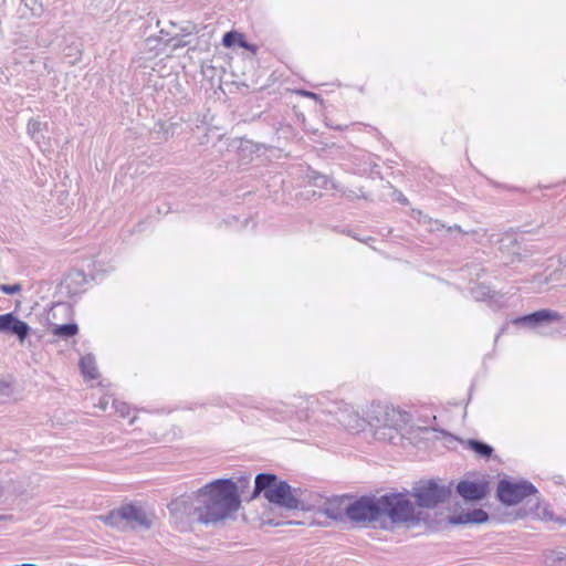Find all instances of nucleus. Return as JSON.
Here are the masks:
<instances>
[{
	"mask_svg": "<svg viewBox=\"0 0 566 566\" xmlns=\"http://www.w3.org/2000/svg\"><path fill=\"white\" fill-rule=\"evenodd\" d=\"M195 513L202 524H217L231 517L240 507L238 485L231 479H218L196 494Z\"/></svg>",
	"mask_w": 566,
	"mask_h": 566,
	"instance_id": "obj_1",
	"label": "nucleus"
},
{
	"mask_svg": "<svg viewBox=\"0 0 566 566\" xmlns=\"http://www.w3.org/2000/svg\"><path fill=\"white\" fill-rule=\"evenodd\" d=\"M316 411L334 415L336 420L346 427L350 426L352 421H356L358 417L353 406L342 399L333 398L329 394L311 396L294 406L280 403L274 409L277 420H289L295 417L298 421H303L310 418V412Z\"/></svg>",
	"mask_w": 566,
	"mask_h": 566,
	"instance_id": "obj_2",
	"label": "nucleus"
},
{
	"mask_svg": "<svg viewBox=\"0 0 566 566\" xmlns=\"http://www.w3.org/2000/svg\"><path fill=\"white\" fill-rule=\"evenodd\" d=\"M296 492L297 490H293L286 481H280L275 474L259 473L255 476L253 497L263 493L270 503L295 510L300 507Z\"/></svg>",
	"mask_w": 566,
	"mask_h": 566,
	"instance_id": "obj_3",
	"label": "nucleus"
},
{
	"mask_svg": "<svg viewBox=\"0 0 566 566\" xmlns=\"http://www.w3.org/2000/svg\"><path fill=\"white\" fill-rule=\"evenodd\" d=\"M370 426L376 440L394 443L401 436L402 428L409 420V415L397 408L385 406L374 411Z\"/></svg>",
	"mask_w": 566,
	"mask_h": 566,
	"instance_id": "obj_4",
	"label": "nucleus"
},
{
	"mask_svg": "<svg viewBox=\"0 0 566 566\" xmlns=\"http://www.w3.org/2000/svg\"><path fill=\"white\" fill-rule=\"evenodd\" d=\"M103 521L113 527H130L149 530L153 524V518L142 506L134 504H126L117 510L109 512L103 517Z\"/></svg>",
	"mask_w": 566,
	"mask_h": 566,
	"instance_id": "obj_5",
	"label": "nucleus"
},
{
	"mask_svg": "<svg viewBox=\"0 0 566 566\" xmlns=\"http://www.w3.org/2000/svg\"><path fill=\"white\" fill-rule=\"evenodd\" d=\"M380 516L386 515L392 523L413 521L415 506L403 493H387L379 497Z\"/></svg>",
	"mask_w": 566,
	"mask_h": 566,
	"instance_id": "obj_6",
	"label": "nucleus"
},
{
	"mask_svg": "<svg viewBox=\"0 0 566 566\" xmlns=\"http://www.w3.org/2000/svg\"><path fill=\"white\" fill-rule=\"evenodd\" d=\"M535 496L536 512L535 515H539L537 510L539 509L538 490L528 481L511 482L507 480H501L497 485V497L501 503L505 505H515L528 496Z\"/></svg>",
	"mask_w": 566,
	"mask_h": 566,
	"instance_id": "obj_7",
	"label": "nucleus"
},
{
	"mask_svg": "<svg viewBox=\"0 0 566 566\" xmlns=\"http://www.w3.org/2000/svg\"><path fill=\"white\" fill-rule=\"evenodd\" d=\"M450 494L451 490L449 486L441 485L434 480L419 482L411 493L416 504L423 509L437 507L439 504L444 503Z\"/></svg>",
	"mask_w": 566,
	"mask_h": 566,
	"instance_id": "obj_8",
	"label": "nucleus"
},
{
	"mask_svg": "<svg viewBox=\"0 0 566 566\" xmlns=\"http://www.w3.org/2000/svg\"><path fill=\"white\" fill-rule=\"evenodd\" d=\"M345 514L353 522H375L380 517L379 497L361 496L345 506Z\"/></svg>",
	"mask_w": 566,
	"mask_h": 566,
	"instance_id": "obj_9",
	"label": "nucleus"
},
{
	"mask_svg": "<svg viewBox=\"0 0 566 566\" xmlns=\"http://www.w3.org/2000/svg\"><path fill=\"white\" fill-rule=\"evenodd\" d=\"M470 293L475 301L486 302L493 308H502L507 302L504 294L493 291L490 286L482 283H475L471 286Z\"/></svg>",
	"mask_w": 566,
	"mask_h": 566,
	"instance_id": "obj_10",
	"label": "nucleus"
},
{
	"mask_svg": "<svg viewBox=\"0 0 566 566\" xmlns=\"http://www.w3.org/2000/svg\"><path fill=\"white\" fill-rule=\"evenodd\" d=\"M30 331L31 327L13 313L0 315V333L14 335L20 342H23L29 336Z\"/></svg>",
	"mask_w": 566,
	"mask_h": 566,
	"instance_id": "obj_11",
	"label": "nucleus"
},
{
	"mask_svg": "<svg viewBox=\"0 0 566 566\" xmlns=\"http://www.w3.org/2000/svg\"><path fill=\"white\" fill-rule=\"evenodd\" d=\"M489 491V483L481 481H460L457 485L458 494L467 501H480L484 499Z\"/></svg>",
	"mask_w": 566,
	"mask_h": 566,
	"instance_id": "obj_12",
	"label": "nucleus"
},
{
	"mask_svg": "<svg viewBox=\"0 0 566 566\" xmlns=\"http://www.w3.org/2000/svg\"><path fill=\"white\" fill-rule=\"evenodd\" d=\"M560 315L557 312L551 310H539L534 313L516 317L513 319V324L535 327L546 322L558 321Z\"/></svg>",
	"mask_w": 566,
	"mask_h": 566,
	"instance_id": "obj_13",
	"label": "nucleus"
},
{
	"mask_svg": "<svg viewBox=\"0 0 566 566\" xmlns=\"http://www.w3.org/2000/svg\"><path fill=\"white\" fill-rule=\"evenodd\" d=\"M209 401L212 406L227 407L233 410H237L239 407H256L253 398L243 397L239 399L233 395L212 396Z\"/></svg>",
	"mask_w": 566,
	"mask_h": 566,
	"instance_id": "obj_14",
	"label": "nucleus"
},
{
	"mask_svg": "<svg viewBox=\"0 0 566 566\" xmlns=\"http://www.w3.org/2000/svg\"><path fill=\"white\" fill-rule=\"evenodd\" d=\"M489 520L488 513L482 509H474L467 513H461L450 517L452 524H469V523H484Z\"/></svg>",
	"mask_w": 566,
	"mask_h": 566,
	"instance_id": "obj_15",
	"label": "nucleus"
},
{
	"mask_svg": "<svg viewBox=\"0 0 566 566\" xmlns=\"http://www.w3.org/2000/svg\"><path fill=\"white\" fill-rule=\"evenodd\" d=\"M503 253H507L516 258L517 260L522 259V253L520 251V244L515 234L505 233L500 240V248Z\"/></svg>",
	"mask_w": 566,
	"mask_h": 566,
	"instance_id": "obj_16",
	"label": "nucleus"
},
{
	"mask_svg": "<svg viewBox=\"0 0 566 566\" xmlns=\"http://www.w3.org/2000/svg\"><path fill=\"white\" fill-rule=\"evenodd\" d=\"M64 283L70 293L76 294L86 283V276L83 271L73 270L65 276Z\"/></svg>",
	"mask_w": 566,
	"mask_h": 566,
	"instance_id": "obj_17",
	"label": "nucleus"
},
{
	"mask_svg": "<svg viewBox=\"0 0 566 566\" xmlns=\"http://www.w3.org/2000/svg\"><path fill=\"white\" fill-rule=\"evenodd\" d=\"M80 369L85 379L98 378V370L96 367L95 357L92 354H86L80 359Z\"/></svg>",
	"mask_w": 566,
	"mask_h": 566,
	"instance_id": "obj_18",
	"label": "nucleus"
},
{
	"mask_svg": "<svg viewBox=\"0 0 566 566\" xmlns=\"http://www.w3.org/2000/svg\"><path fill=\"white\" fill-rule=\"evenodd\" d=\"M343 504V499L327 500L324 502L322 511L329 518L337 521L340 520L343 517V513H345V507H342Z\"/></svg>",
	"mask_w": 566,
	"mask_h": 566,
	"instance_id": "obj_19",
	"label": "nucleus"
},
{
	"mask_svg": "<svg viewBox=\"0 0 566 566\" xmlns=\"http://www.w3.org/2000/svg\"><path fill=\"white\" fill-rule=\"evenodd\" d=\"M465 447L473 451L476 455L483 459H489L492 457L494 449L492 446L476 439H469L465 442Z\"/></svg>",
	"mask_w": 566,
	"mask_h": 566,
	"instance_id": "obj_20",
	"label": "nucleus"
},
{
	"mask_svg": "<svg viewBox=\"0 0 566 566\" xmlns=\"http://www.w3.org/2000/svg\"><path fill=\"white\" fill-rule=\"evenodd\" d=\"M415 213V218L418 220V222L426 227V229L430 232H437L446 228V226L441 223L439 220H433L432 218L422 213L421 211H417Z\"/></svg>",
	"mask_w": 566,
	"mask_h": 566,
	"instance_id": "obj_21",
	"label": "nucleus"
},
{
	"mask_svg": "<svg viewBox=\"0 0 566 566\" xmlns=\"http://www.w3.org/2000/svg\"><path fill=\"white\" fill-rule=\"evenodd\" d=\"M78 327L75 323H67L62 325H56L53 329V334L55 336L62 338H70L77 334Z\"/></svg>",
	"mask_w": 566,
	"mask_h": 566,
	"instance_id": "obj_22",
	"label": "nucleus"
},
{
	"mask_svg": "<svg viewBox=\"0 0 566 566\" xmlns=\"http://www.w3.org/2000/svg\"><path fill=\"white\" fill-rule=\"evenodd\" d=\"M42 123L35 118H30L27 125V133L28 135L35 140L36 143L40 142V138H42Z\"/></svg>",
	"mask_w": 566,
	"mask_h": 566,
	"instance_id": "obj_23",
	"label": "nucleus"
},
{
	"mask_svg": "<svg viewBox=\"0 0 566 566\" xmlns=\"http://www.w3.org/2000/svg\"><path fill=\"white\" fill-rule=\"evenodd\" d=\"M243 40V36L241 33L237 32V31H229V32H226L223 38H222V44L226 46V48H231L233 46L235 43L239 44V42Z\"/></svg>",
	"mask_w": 566,
	"mask_h": 566,
	"instance_id": "obj_24",
	"label": "nucleus"
},
{
	"mask_svg": "<svg viewBox=\"0 0 566 566\" xmlns=\"http://www.w3.org/2000/svg\"><path fill=\"white\" fill-rule=\"evenodd\" d=\"M112 407L115 409V412L122 418H125L129 415V406L125 402L113 399Z\"/></svg>",
	"mask_w": 566,
	"mask_h": 566,
	"instance_id": "obj_25",
	"label": "nucleus"
},
{
	"mask_svg": "<svg viewBox=\"0 0 566 566\" xmlns=\"http://www.w3.org/2000/svg\"><path fill=\"white\" fill-rule=\"evenodd\" d=\"M0 291L3 292L4 294H9V295L17 294L21 291V285L20 284H1Z\"/></svg>",
	"mask_w": 566,
	"mask_h": 566,
	"instance_id": "obj_26",
	"label": "nucleus"
},
{
	"mask_svg": "<svg viewBox=\"0 0 566 566\" xmlns=\"http://www.w3.org/2000/svg\"><path fill=\"white\" fill-rule=\"evenodd\" d=\"M313 180H314V185L317 187H321V188H326L328 186V184L332 182L327 176L321 175V174H317L316 176H314Z\"/></svg>",
	"mask_w": 566,
	"mask_h": 566,
	"instance_id": "obj_27",
	"label": "nucleus"
},
{
	"mask_svg": "<svg viewBox=\"0 0 566 566\" xmlns=\"http://www.w3.org/2000/svg\"><path fill=\"white\" fill-rule=\"evenodd\" d=\"M167 44L171 46L174 50H177L179 48H184L187 43L181 38H171L168 40Z\"/></svg>",
	"mask_w": 566,
	"mask_h": 566,
	"instance_id": "obj_28",
	"label": "nucleus"
},
{
	"mask_svg": "<svg viewBox=\"0 0 566 566\" xmlns=\"http://www.w3.org/2000/svg\"><path fill=\"white\" fill-rule=\"evenodd\" d=\"M186 503H187V500H186V499H184V497H181V499H178V500L172 501V502L170 503V505H169V509H170V511L175 512V511L180 510V507H181L182 505H185Z\"/></svg>",
	"mask_w": 566,
	"mask_h": 566,
	"instance_id": "obj_29",
	"label": "nucleus"
},
{
	"mask_svg": "<svg viewBox=\"0 0 566 566\" xmlns=\"http://www.w3.org/2000/svg\"><path fill=\"white\" fill-rule=\"evenodd\" d=\"M297 94H300L301 96H304V97H308V98H313L315 101L322 102L321 96L318 94L314 93V92H310V91H305V90H300V91H297Z\"/></svg>",
	"mask_w": 566,
	"mask_h": 566,
	"instance_id": "obj_30",
	"label": "nucleus"
},
{
	"mask_svg": "<svg viewBox=\"0 0 566 566\" xmlns=\"http://www.w3.org/2000/svg\"><path fill=\"white\" fill-rule=\"evenodd\" d=\"M112 400L113 399L109 396H103V397L99 398L97 407L101 410L105 411L107 409V407H108L109 401H112Z\"/></svg>",
	"mask_w": 566,
	"mask_h": 566,
	"instance_id": "obj_31",
	"label": "nucleus"
},
{
	"mask_svg": "<svg viewBox=\"0 0 566 566\" xmlns=\"http://www.w3.org/2000/svg\"><path fill=\"white\" fill-rule=\"evenodd\" d=\"M452 230H457L459 231L460 233H463V234H473L475 233L474 230H463L460 226L458 224H454L453 227H449L448 228V231H452Z\"/></svg>",
	"mask_w": 566,
	"mask_h": 566,
	"instance_id": "obj_32",
	"label": "nucleus"
},
{
	"mask_svg": "<svg viewBox=\"0 0 566 566\" xmlns=\"http://www.w3.org/2000/svg\"><path fill=\"white\" fill-rule=\"evenodd\" d=\"M556 560L560 566H566V553L565 552L558 553Z\"/></svg>",
	"mask_w": 566,
	"mask_h": 566,
	"instance_id": "obj_33",
	"label": "nucleus"
},
{
	"mask_svg": "<svg viewBox=\"0 0 566 566\" xmlns=\"http://www.w3.org/2000/svg\"><path fill=\"white\" fill-rule=\"evenodd\" d=\"M239 45L243 49L251 50L253 52L256 50V48L253 44H249L247 41H244V39L239 42Z\"/></svg>",
	"mask_w": 566,
	"mask_h": 566,
	"instance_id": "obj_34",
	"label": "nucleus"
},
{
	"mask_svg": "<svg viewBox=\"0 0 566 566\" xmlns=\"http://www.w3.org/2000/svg\"><path fill=\"white\" fill-rule=\"evenodd\" d=\"M343 195L346 196L347 198H352L353 191H349V193L344 192Z\"/></svg>",
	"mask_w": 566,
	"mask_h": 566,
	"instance_id": "obj_35",
	"label": "nucleus"
},
{
	"mask_svg": "<svg viewBox=\"0 0 566 566\" xmlns=\"http://www.w3.org/2000/svg\"><path fill=\"white\" fill-rule=\"evenodd\" d=\"M407 201H408L407 198H400L401 203H407Z\"/></svg>",
	"mask_w": 566,
	"mask_h": 566,
	"instance_id": "obj_36",
	"label": "nucleus"
},
{
	"mask_svg": "<svg viewBox=\"0 0 566 566\" xmlns=\"http://www.w3.org/2000/svg\"><path fill=\"white\" fill-rule=\"evenodd\" d=\"M20 566H38V565H34V564H22Z\"/></svg>",
	"mask_w": 566,
	"mask_h": 566,
	"instance_id": "obj_37",
	"label": "nucleus"
},
{
	"mask_svg": "<svg viewBox=\"0 0 566 566\" xmlns=\"http://www.w3.org/2000/svg\"><path fill=\"white\" fill-rule=\"evenodd\" d=\"M2 518H4V516H3V515H0V520H2Z\"/></svg>",
	"mask_w": 566,
	"mask_h": 566,
	"instance_id": "obj_38",
	"label": "nucleus"
}]
</instances>
